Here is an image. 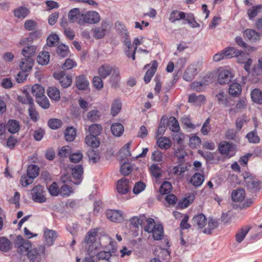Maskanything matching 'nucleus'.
I'll use <instances>...</instances> for the list:
<instances>
[{
    "label": "nucleus",
    "mask_w": 262,
    "mask_h": 262,
    "mask_svg": "<svg viewBox=\"0 0 262 262\" xmlns=\"http://www.w3.org/2000/svg\"><path fill=\"white\" fill-rule=\"evenodd\" d=\"M98 229L90 230L86 234L84 241L82 242V247L87 252L89 256H86L83 260V262H95L94 257L96 253L97 250L100 247L101 243L96 240Z\"/></svg>",
    "instance_id": "nucleus-1"
},
{
    "label": "nucleus",
    "mask_w": 262,
    "mask_h": 262,
    "mask_svg": "<svg viewBox=\"0 0 262 262\" xmlns=\"http://www.w3.org/2000/svg\"><path fill=\"white\" fill-rule=\"evenodd\" d=\"M36 46L34 45L28 46L24 48L22 50V54L25 57L22 59L20 63V68L23 71H30L31 70L34 60L32 56L35 53Z\"/></svg>",
    "instance_id": "nucleus-2"
},
{
    "label": "nucleus",
    "mask_w": 262,
    "mask_h": 262,
    "mask_svg": "<svg viewBox=\"0 0 262 262\" xmlns=\"http://www.w3.org/2000/svg\"><path fill=\"white\" fill-rule=\"evenodd\" d=\"M15 247L17 248V251L21 255H26L29 250L31 248L30 242L25 240L21 235H18L15 242Z\"/></svg>",
    "instance_id": "nucleus-3"
},
{
    "label": "nucleus",
    "mask_w": 262,
    "mask_h": 262,
    "mask_svg": "<svg viewBox=\"0 0 262 262\" xmlns=\"http://www.w3.org/2000/svg\"><path fill=\"white\" fill-rule=\"evenodd\" d=\"M200 70L198 62L190 64L186 69L183 78L186 81H191Z\"/></svg>",
    "instance_id": "nucleus-4"
},
{
    "label": "nucleus",
    "mask_w": 262,
    "mask_h": 262,
    "mask_svg": "<svg viewBox=\"0 0 262 262\" xmlns=\"http://www.w3.org/2000/svg\"><path fill=\"white\" fill-rule=\"evenodd\" d=\"M53 76L58 81L60 85L63 89L69 87L72 84V76L70 75H66L65 72L63 71L54 73Z\"/></svg>",
    "instance_id": "nucleus-5"
},
{
    "label": "nucleus",
    "mask_w": 262,
    "mask_h": 262,
    "mask_svg": "<svg viewBox=\"0 0 262 262\" xmlns=\"http://www.w3.org/2000/svg\"><path fill=\"white\" fill-rule=\"evenodd\" d=\"M246 186L248 190L253 193L260 191L262 189V182L251 176L246 179Z\"/></svg>",
    "instance_id": "nucleus-6"
},
{
    "label": "nucleus",
    "mask_w": 262,
    "mask_h": 262,
    "mask_svg": "<svg viewBox=\"0 0 262 262\" xmlns=\"http://www.w3.org/2000/svg\"><path fill=\"white\" fill-rule=\"evenodd\" d=\"M44 192L43 187L42 186L37 185L34 186L31 190L33 200L40 203L45 202L46 201V198L43 194Z\"/></svg>",
    "instance_id": "nucleus-7"
},
{
    "label": "nucleus",
    "mask_w": 262,
    "mask_h": 262,
    "mask_svg": "<svg viewBox=\"0 0 262 262\" xmlns=\"http://www.w3.org/2000/svg\"><path fill=\"white\" fill-rule=\"evenodd\" d=\"M82 24L83 23L95 24L100 20V16L96 11H89L85 14H82Z\"/></svg>",
    "instance_id": "nucleus-8"
},
{
    "label": "nucleus",
    "mask_w": 262,
    "mask_h": 262,
    "mask_svg": "<svg viewBox=\"0 0 262 262\" xmlns=\"http://www.w3.org/2000/svg\"><path fill=\"white\" fill-rule=\"evenodd\" d=\"M131 188L129 180L123 177L119 180L117 183V190L119 193L124 194L127 193Z\"/></svg>",
    "instance_id": "nucleus-9"
},
{
    "label": "nucleus",
    "mask_w": 262,
    "mask_h": 262,
    "mask_svg": "<svg viewBox=\"0 0 262 262\" xmlns=\"http://www.w3.org/2000/svg\"><path fill=\"white\" fill-rule=\"evenodd\" d=\"M106 216L110 221L115 223L122 222L124 220L122 212L118 210H107Z\"/></svg>",
    "instance_id": "nucleus-10"
},
{
    "label": "nucleus",
    "mask_w": 262,
    "mask_h": 262,
    "mask_svg": "<svg viewBox=\"0 0 262 262\" xmlns=\"http://www.w3.org/2000/svg\"><path fill=\"white\" fill-rule=\"evenodd\" d=\"M233 77L232 74L230 71L223 70L220 71L218 74L217 82L220 84H228Z\"/></svg>",
    "instance_id": "nucleus-11"
},
{
    "label": "nucleus",
    "mask_w": 262,
    "mask_h": 262,
    "mask_svg": "<svg viewBox=\"0 0 262 262\" xmlns=\"http://www.w3.org/2000/svg\"><path fill=\"white\" fill-rule=\"evenodd\" d=\"M82 14L80 13L79 8H73L71 9L68 14L69 20L71 23H77L79 25L82 24Z\"/></svg>",
    "instance_id": "nucleus-12"
},
{
    "label": "nucleus",
    "mask_w": 262,
    "mask_h": 262,
    "mask_svg": "<svg viewBox=\"0 0 262 262\" xmlns=\"http://www.w3.org/2000/svg\"><path fill=\"white\" fill-rule=\"evenodd\" d=\"M232 145L227 141L221 142L219 145V151L222 155L225 156L227 158L231 157L233 154L230 155V152L232 150Z\"/></svg>",
    "instance_id": "nucleus-13"
},
{
    "label": "nucleus",
    "mask_w": 262,
    "mask_h": 262,
    "mask_svg": "<svg viewBox=\"0 0 262 262\" xmlns=\"http://www.w3.org/2000/svg\"><path fill=\"white\" fill-rule=\"evenodd\" d=\"M244 38L251 42H254L260 39V34L253 29H247L243 32Z\"/></svg>",
    "instance_id": "nucleus-14"
},
{
    "label": "nucleus",
    "mask_w": 262,
    "mask_h": 262,
    "mask_svg": "<svg viewBox=\"0 0 262 262\" xmlns=\"http://www.w3.org/2000/svg\"><path fill=\"white\" fill-rule=\"evenodd\" d=\"M46 244L48 246H52L57 237V232L55 230L45 228L43 234Z\"/></svg>",
    "instance_id": "nucleus-15"
},
{
    "label": "nucleus",
    "mask_w": 262,
    "mask_h": 262,
    "mask_svg": "<svg viewBox=\"0 0 262 262\" xmlns=\"http://www.w3.org/2000/svg\"><path fill=\"white\" fill-rule=\"evenodd\" d=\"M191 223L193 226L201 229L206 225L207 219L203 213H200L193 216Z\"/></svg>",
    "instance_id": "nucleus-16"
},
{
    "label": "nucleus",
    "mask_w": 262,
    "mask_h": 262,
    "mask_svg": "<svg viewBox=\"0 0 262 262\" xmlns=\"http://www.w3.org/2000/svg\"><path fill=\"white\" fill-rule=\"evenodd\" d=\"M110 250V251H106L105 250L100 251L97 253L96 255L97 260H105L107 262H112L111 259L113 256V255L115 253V250Z\"/></svg>",
    "instance_id": "nucleus-17"
},
{
    "label": "nucleus",
    "mask_w": 262,
    "mask_h": 262,
    "mask_svg": "<svg viewBox=\"0 0 262 262\" xmlns=\"http://www.w3.org/2000/svg\"><path fill=\"white\" fill-rule=\"evenodd\" d=\"M76 86L79 90H86L89 85V82L86 76L81 75L76 77Z\"/></svg>",
    "instance_id": "nucleus-18"
},
{
    "label": "nucleus",
    "mask_w": 262,
    "mask_h": 262,
    "mask_svg": "<svg viewBox=\"0 0 262 262\" xmlns=\"http://www.w3.org/2000/svg\"><path fill=\"white\" fill-rule=\"evenodd\" d=\"M245 190L243 188L233 190L231 193V198L233 202H241L245 198Z\"/></svg>",
    "instance_id": "nucleus-19"
},
{
    "label": "nucleus",
    "mask_w": 262,
    "mask_h": 262,
    "mask_svg": "<svg viewBox=\"0 0 262 262\" xmlns=\"http://www.w3.org/2000/svg\"><path fill=\"white\" fill-rule=\"evenodd\" d=\"M83 173V169L81 165H77L75 166L72 169V174L73 178L77 181L74 182V184L78 185L81 182V178L82 173Z\"/></svg>",
    "instance_id": "nucleus-20"
},
{
    "label": "nucleus",
    "mask_w": 262,
    "mask_h": 262,
    "mask_svg": "<svg viewBox=\"0 0 262 262\" xmlns=\"http://www.w3.org/2000/svg\"><path fill=\"white\" fill-rule=\"evenodd\" d=\"M113 70V66L108 64H104L98 68V71L99 75L102 78L104 79L111 74Z\"/></svg>",
    "instance_id": "nucleus-21"
},
{
    "label": "nucleus",
    "mask_w": 262,
    "mask_h": 262,
    "mask_svg": "<svg viewBox=\"0 0 262 262\" xmlns=\"http://www.w3.org/2000/svg\"><path fill=\"white\" fill-rule=\"evenodd\" d=\"M185 17L186 13L185 12L176 10L170 13L169 20L171 23H174L176 21L185 19Z\"/></svg>",
    "instance_id": "nucleus-22"
},
{
    "label": "nucleus",
    "mask_w": 262,
    "mask_h": 262,
    "mask_svg": "<svg viewBox=\"0 0 262 262\" xmlns=\"http://www.w3.org/2000/svg\"><path fill=\"white\" fill-rule=\"evenodd\" d=\"M7 128L10 133H16L20 129L19 122L14 119L9 120L7 124Z\"/></svg>",
    "instance_id": "nucleus-23"
},
{
    "label": "nucleus",
    "mask_w": 262,
    "mask_h": 262,
    "mask_svg": "<svg viewBox=\"0 0 262 262\" xmlns=\"http://www.w3.org/2000/svg\"><path fill=\"white\" fill-rule=\"evenodd\" d=\"M152 237L154 240L158 241L162 239L164 236V230L163 226L161 224H158L154 227Z\"/></svg>",
    "instance_id": "nucleus-24"
},
{
    "label": "nucleus",
    "mask_w": 262,
    "mask_h": 262,
    "mask_svg": "<svg viewBox=\"0 0 262 262\" xmlns=\"http://www.w3.org/2000/svg\"><path fill=\"white\" fill-rule=\"evenodd\" d=\"M228 92L233 97H238L242 92V86L238 83H233L230 85Z\"/></svg>",
    "instance_id": "nucleus-25"
},
{
    "label": "nucleus",
    "mask_w": 262,
    "mask_h": 262,
    "mask_svg": "<svg viewBox=\"0 0 262 262\" xmlns=\"http://www.w3.org/2000/svg\"><path fill=\"white\" fill-rule=\"evenodd\" d=\"M85 142L86 145L92 148H97L100 145V141L95 136H86L85 138Z\"/></svg>",
    "instance_id": "nucleus-26"
},
{
    "label": "nucleus",
    "mask_w": 262,
    "mask_h": 262,
    "mask_svg": "<svg viewBox=\"0 0 262 262\" xmlns=\"http://www.w3.org/2000/svg\"><path fill=\"white\" fill-rule=\"evenodd\" d=\"M204 181V177L199 172L195 173L190 179V183L195 187L200 186Z\"/></svg>",
    "instance_id": "nucleus-27"
},
{
    "label": "nucleus",
    "mask_w": 262,
    "mask_h": 262,
    "mask_svg": "<svg viewBox=\"0 0 262 262\" xmlns=\"http://www.w3.org/2000/svg\"><path fill=\"white\" fill-rule=\"evenodd\" d=\"M29 13V10L24 6H20L14 10V15L18 18H24Z\"/></svg>",
    "instance_id": "nucleus-28"
},
{
    "label": "nucleus",
    "mask_w": 262,
    "mask_h": 262,
    "mask_svg": "<svg viewBox=\"0 0 262 262\" xmlns=\"http://www.w3.org/2000/svg\"><path fill=\"white\" fill-rule=\"evenodd\" d=\"M219 225V222L217 219L209 218L208 227L204 229L203 232L205 234H211L212 231L217 228Z\"/></svg>",
    "instance_id": "nucleus-29"
},
{
    "label": "nucleus",
    "mask_w": 262,
    "mask_h": 262,
    "mask_svg": "<svg viewBox=\"0 0 262 262\" xmlns=\"http://www.w3.org/2000/svg\"><path fill=\"white\" fill-rule=\"evenodd\" d=\"M24 96H18V100L23 104H28L29 106L34 105V101L27 90L23 91Z\"/></svg>",
    "instance_id": "nucleus-30"
},
{
    "label": "nucleus",
    "mask_w": 262,
    "mask_h": 262,
    "mask_svg": "<svg viewBox=\"0 0 262 262\" xmlns=\"http://www.w3.org/2000/svg\"><path fill=\"white\" fill-rule=\"evenodd\" d=\"M223 51L226 59L236 57L237 55L240 54V50L236 49L234 47H227Z\"/></svg>",
    "instance_id": "nucleus-31"
},
{
    "label": "nucleus",
    "mask_w": 262,
    "mask_h": 262,
    "mask_svg": "<svg viewBox=\"0 0 262 262\" xmlns=\"http://www.w3.org/2000/svg\"><path fill=\"white\" fill-rule=\"evenodd\" d=\"M252 101L258 104H262V92L258 89L253 90L251 93Z\"/></svg>",
    "instance_id": "nucleus-32"
},
{
    "label": "nucleus",
    "mask_w": 262,
    "mask_h": 262,
    "mask_svg": "<svg viewBox=\"0 0 262 262\" xmlns=\"http://www.w3.org/2000/svg\"><path fill=\"white\" fill-rule=\"evenodd\" d=\"M39 167L36 165H29L27 170V174L30 178L34 179L39 174Z\"/></svg>",
    "instance_id": "nucleus-33"
},
{
    "label": "nucleus",
    "mask_w": 262,
    "mask_h": 262,
    "mask_svg": "<svg viewBox=\"0 0 262 262\" xmlns=\"http://www.w3.org/2000/svg\"><path fill=\"white\" fill-rule=\"evenodd\" d=\"M47 94L48 96L54 100L58 101L60 100V92L56 87H49L47 90Z\"/></svg>",
    "instance_id": "nucleus-34"
},
{
    "label": "nucleus",
    "mask_w": 262,
    "mask_h": 262,
    "mask_svg": "<svg viewBox=\"0 0 262 262\" xmlns=\"http://www.w3.org/2000/svg\"><path fill=\"white\" fill-rule=\"evenodd\" d=\"M87 155L89 161L93 163L98 162L100 160V153L98 150L90 149L88 151Z\"/></svg>",
    "instance_id": "nucleus-35"
},
{
    "label": "nucleus",
    "mask_w": 262,
    "mask_h": 262,
    "mask_svg": "<svg viewBox=\"0 0 262 262\" xmlns=\"http://www.w3.org/2000/svg\"><path fill=\"white\" fill-rule=\"evenodd\" d=\"M76 131L73 127H68L64 132V138L68 142L73 141L76 137Z\"/></svg>",
    "instance_id": "nucleus-36"
},
{
    "label": "nucleus",
    "mask_w": 262,
    "mask_h": 262,
    "mask_svg": "<svg viewBox=\"0 0 262 262\" xmlns=\"http://www.w3.org/2000/svg\"><path fill=\"white\" fill-rule=\"evenodd\" d=\"M102 131V127L99 124H93L89 127V135L95 136L98 137Z\"/></svg>",
    "instance_id": "nucleus-37"
},
{
    "label": "nucleus",
    "mask_w": 262,
    "mask_h": 262,
    "mask_svg": "<svg viewBox=\"0 0 262 262\" xmlns=\"http://www.w3.org/2000/svg\"><path fill=\"white\" fill-rule=\"evenodd\" d=\"M111 129L112 134L116 137H120L124 132V127L120 123H114L112 125Z\"/></svg>",
    "instance_id": "nucleus-38"
},
{
    "label": "nucleus",
    "mask_w": 262,
    "mask_h": 262,
    "mask_svg": "<svg viewBox=\"0 0 262 262\" xmlns=\"http://www.w3.org/2000/svg\"><path fill=\"white\" fill-rule=\"evenodd\" d=\"M31 93L37 98L45 95V89L39 84H34L32 86Z\"/></svg>",
    "instance_id": "nucleus-39"
},
{
    "label": "nucleus",
    "mask_w": 262,
    "mask_h": 262,
    "mask_svg": "<svg viewBox=\"0 0 262 262\" xmlns=\"http://www.w3.org/2000/svg\"><path fill=\"white\" fill-rule=\"evenodd\" d=\"M11 248L10 241L5 237H0V250L3 252L8 251Z\"/></svg>",
    "instance_id": "nucleus-40"
},
{
    "label": "nucleus",
    "mask_w": 262,
    "mask_h": 262,
    "mask_svg": "<svg viewBox=\"0 0 262 262\" xmlns=\"http://www.w3.org/2000/svg\"><path fill=\"white\" fill-rule=\"evenodd\" d=\"M56 52L58 55L61 57L68 56L70 53L69 47L63 44H60L56 48Z\"/></svg>",
    "instance_id": "nucleus-41"
},
{
    "label": "nucleus",
    "mask_w": 262,
    "mask_h": 262,
    "mask_svg": "<svg viewBox=\"0 0 262 262\" xmlns=\"http://www.w3.org/2000/svg\"><path fill=\"white\" fill-rule=\"evenodd\" d=\"M158 146L162 149H167L171 146L169 139L166 137H160L157 141Z\"/></svg>",
    "instance_id": "nucleus-42"
},
{
    "label": "nucleus",
    "mask_w": 262,
    "mask_h": 262,
    "mask_svg": "<svg viewBox=\"0 0 262 262\" xmlns=\"http://www.w3.org/2000/svg\"><path fill=\"white\" fill-rule=\"evenodd\" d=\"M50 55L48 52H42L40 53L37 58V62L41 65H46L49 63Z\"/></svg>",
    "instance_id": "nucleus-43"
},
{
    "label": "nucleus",
    "mask_w": 262,
    "mask_h": 262,
    "mask_svg": "<svg viewBox=\"0 0 262 262\" xmlns=\"http://www.w3.org/2000/svg\"><path fill=\"white\" fill-rule=\"evenodd\" d=\"M262 10V5H258L253 6L251 9L247 11V14L250 19H252L261 11Z\"/></svg>",
    "instance_id": "nucleus-44"
},
{
    "label": "nucleus",
    "mask_w": 262,
    "mask_h": 262,
    "mask_svg": "<svg viewBox=\"0 0 262 262\" xmlns=\"http://www.w3.org/2000/svg\"><path fill=\"white\" fill-rule=\"evenodd\" d=\"M145 215L134 216L130 220V222L135 228H138L139 226L144 225Z\"/></svg>",
    "instance_id": "nucleus-45"
},
{
    "label": "nucleus",
    "mask_w": 262,
    "mask_h": 262,
    "mask_svg": "<svg viewBox=\"0 0 262 262\" xmlns=\"http://www.w3.org/2000/svg\"><path fill=\"white\" fill-rule=\"evenodd\" d=\"M122 103L119 100H115L112 103L111 114L112 116H116L120 111Z\"/></svg>",
    "instance_id": "nucleus-46"
},
{
    "label": "nucleus",
    "mask_w": 262,
    "mask_h": 262,
    "mask_svg": "<svg viewBox=\"0 0 262 262\" xmlns=\"http://www.w3.org/2000/svg\"><path fill=\"white\" fill-rule=\"evenodd\" d=\"M250 229V228L248 227H245L244 228H242L236 234L235 237L236 242L238 243H241L249 231Z\"/></svg>",
    "instance_id": "nucleus-47"
},
{
    "label": "nucleus",
    "mask_w": 262,
    "mask_h": 262,
    "mask_svg": "<svg viewBox=\"0 0 262 262\" xmlns=\"http://www.w3.org/2000/svg\"><path fill=\"white\" fill-rule=\"evenodd\" d=\"M174 155L178 159V163H184L187 153L183 148L180 147L175 151Z\"/></svg>",
    "instance_id": "nucleus-48"
},
{
    "label": "nucleus",
    "mask_w": 262,
    "mask_h": 262,
    "mask_svg": "<svg viewBox=\"0 0 262 262\" xmlns=\"http://www.w3.org/2000/svg\"><path fill=\"white\" fill-rule=\"evenodd\" d=\"M145 223L147 224L144 227V231L148 233H151V232L153 231L154 226L157 225H155L154 220L152 218L146 219L145 216L144 224Z\"/></svg>",
    "instance_id": "nucleus-49"
},
{
    "label": "nucleus",
    "mask_w": 262,
    "mask_h": 262,
    "mask_svg": "<svg viewBox=\"0 0 262 262\" xmlns=\"http://www.w3.org/2000/svg\"><path fill=\"white\" fill-rule=\"evenodd\" d=\"M59 36L56 34H52L47 37V45L49 47H55L59 43Z\"/></svg>",
    "instance_id": "nucleus-50"
},
{
    "label": "nucleus",
    "mask_w": 262,
    "mask_h": 262,
    "mask_svg": "<svg viewBox=\"0 0 262 262\" xmlns=\"http://www.w3.org/2000/svg\"><path fill=\"white\" fill-rule=\"evenodd\" d=\"M246 138L250 143H257L260 141V138L257 135L256 129L247 134Z\"/></svg>",
    "instance_id": "nucleus-51"
},
{
    "label": "nucleus",
    "mask_w": 262,
    "mask_h": 262,
    "mask_svg": "<svg viewBox=\"0 0 262 262\" xmlns=\"http://www.w3.org/2000/svg\"><path fill=\"white\" fill-rule=\"evenodd\" d=\"M86 117L87 119L91 122H96L99 120L100 115L97 110H93L88 113Z\"/></svg>",
    "instance_id": "nucleus-52"
},
{
    "label": "nucleus",
    "mask_w": 262,
    "mask_h": 262,
    "mask_svg": "<svg viewBox=\"0 0 262 262\" xmlns=\"http://www.w3.org/2000/svg\"><path fill=\"white\" fill-rule=\"evenodd\" d=\"M133 170V166L129 163L124 162L120 167V172L123 176L129 174Z\"/></svg>",
    "instance_id": "nucleus-53"
},
{
    "label": "nucleus",
    "mask_w": 262,
    "mask_h": 262,
    "mask_svg": "<svg viewBox=\"0 0 262 262\" xmlns=\"http://www.w3.org/2000/svg\"><path fill=\"white\" fill-rule=\"evenodd\" d=\"M215 97L217 98L219 104H222L226 107L230 106L228 103V98L224 93H220L216 94Z\"/></svg>",
    "instance_id": "nucleus-54"
},
{
    "label": "nucleus",
    "mask_w": 262,
    "mask_h": 262,
    "mask_svg": "<svg viewBox=\"0 0 262 262\" xmlns=\"http://www.w3.org/2000/svg\"><path fill=\"white\" fill-rule=\"evenodd\" d=\"M36 102L44 109H47L50 107V103L47 97L44 95L36 98Z\"/></svg>",
    "instance_id": "nucleus-55"
},
{
    "label": "nucleus",
    "mask_w": 262,
    "mask_h": 262,
    "mask_svg": "<svg viewBox=\"0 0 262 262\" xmlns=\"http://www.w3.org/2000/svg\"><path fill=\"white\" fill-rule=\"evenodd\" d=\"M171 189V184L169 182L165 181L162 184L159 191L162 194H166L169 193Z\"/></svg>",
    "instance_id": "nucleus-56"
},
{
    "label": "nucleus",
    "mask_w": 262,
    "mask_h": 262,
    "mask_svg": "<svg viewBox=\"0 0 262 262\" xmlns=\"http://www.w3.org/2000/svg\"><path fill=\"white\" fill-rule=\"evenodd\" d=\"M62 121L58 119H50L48 122V125L52 129H57L62 125Z\"/></svg>",
    "instance_id": "nucleus-57"
},
{
    "label": "nucleus",
    "mask_w": 262,
    "mask_h": 262,
    "mask_svg": "<svg viewBox=\"0 0 262 262\" xmlns=\"http://www.w3.org/2000/svg\"><path fill=\"white\" fill-rule=\"evenodd\" d=\"M73 192L72 188L71 187L68 185H63L60 190L59 194L63 197H67L70 195V194Z\"/></svg>",
    "instance_id": "nucleus-58"
},
{
    "label": "nucleus",
    "mask_w": 262,
    "mask_h": 262,
    "mask_svg": "<svg viewBox=\"0 0 262 262\" xmlns=\"http://www.w3.org/2000/svg\"><path fill=\"white\" fill-rule=\"evenodd\" d=\"M149 170L154 177L159 179L161 177V169L157 165L153 164L150 166Z\"/></svg>",
    "instance_id": "nucleus-59"
},
{
    "label": "nucleus",
    "mask_w": 262,
    "mask_h": 262,
    "mask_svg": "<svg viewBox=\"0 0 262 262\" xmlns=\"http://www.w3.org/2000/svg\"><path fill=\"white\" fill-rule=\"evenodd\" d=\"M169 122L171 125L169 127L170 129L173 132H178L180 130V125L178 120L174 117H171L169 118Z\"/></svg>",
    "instance_id": "nucleus-60"
},
{
    "label": "nucleus",
    "mask_w": 262,
    "mask_h": 262,
    "mask_svg": "<svg viewBox=\"0 0 262 262\" xmlns=\"http://www.w3.org/2000/svg\"><path fill=\"white\" fill-rule=\"evenodd\" d=\"M48 191L50 194L53 196H57L59 194V190L57 183L53 182L52 184L48 187Z\"/></svg>",
    "instance_id": "nucleus-61"
},
{
    "label": "nucleus",
    "mask_w": 262,
    "mask_h": 262,
    "mask_svg": "<svg viewBox=\"0 0 262 262\" xmlns=\"http://www.w3.org/2000/svg\"><path fill=\"white\" fill-rule=\"evenodd\" d=\"M131 146V142L126 143L120 150V154H121V157H127L131 156V152L130 151V147Z\"/></svg>",
    "instance_id": "nucleus-62"
},
{
    "label": "nucleus",
    "mask_w": 262,
    "mask_h": 262,
    "mask_svg": "<svg viewBox=\"0 0 262 262\" xmlns=\"http://www.w3.org/2000/svg\"><path fill=\"white\" fill-rule=\"evenodd\" d=\"M193 196H189L188 198H185L181 200H180L178 203L179 206L181 208H185L187 207L193 202Z\"/></svg>",
    "instance_id": "nucleus-63"
},
{
    "label": "nucleus",
    "mask_w": 262,
    "mask_h": 262,
    "mask_svg": "<svg viewBox=\"0 0 262 262\" xmlns=\"http://www.w3.org/2000/svg\"><path fill=\"white\" fill-rule=\"evenodd\" d=\"M77 64L75 61L68 58L66 60L64 63L62 65V69L63 70H69L72 69L75 67H76Z\"/></svg>",
    "instance_id": "nucleus-64"
}]
</instances>
